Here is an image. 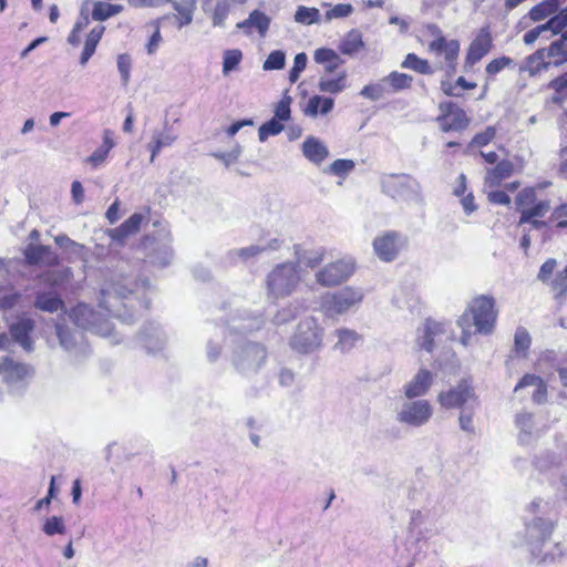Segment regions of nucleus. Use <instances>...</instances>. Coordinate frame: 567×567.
<instances>
[{"label": "nucleus", "mask_w": 567, "mask_h": 567, "mask_svg": "<svg viewBox=\"0 0 567 567\" xmlns=\"http://www.w3.org/2000/svg\"><path fill=\"white\" fill-rule=\"evenodd\" d=\"M148 289V280H136L131 266L121 262L101 290L99 307L107 315L95 311L89 305L80 303L72 309L70 317L79 328L103 337L110 336L113 326L109 317L131 323L134 320V313L128 309H134L135 303L141 308H148L150 300L144 296Z\"/></svg>", "instance_id": "nucleus-1"}, {"label": "nucleus", "mask_w": 567, "mask_h": 567, "mask_svg": "<svg viewBox=\"0 0 567 567\" xmlns=\"http://www.w3.org/2000/svg\"><path fill=\"white\" fill-rule=\"evenodd\" d=\"M554 529V522L543 517H534L525 523L526 546L537 563H551L564 555L560 543L554 544L549 551L544 550Z\"/></svg>", "instance_id": "nucleus-2"}, {"label": "nucleus", "mask_w": 567, "mask_h": 567, "mask_svg": "<svg viewBox=\"0 0 567 567\" xmlns=\"http://www.w3.org/2000/svg\"><path fill=\"white\" fill-rule=\"evenodd\" d=\"M470 313H465L458 320V326L462 328L463 333L461 342L464 346L470 343L471 333L467 330L470 328V320H473L475 331L482 334H489L495 326L497 311L495 310V300L489 296H480L470 305Z\"/></svg>", "instance_id": "nucleus-3"}, {"label": "nucleus", "mask_w": 567, "mask_h": 567, "mask_svg": "<svg viewBox=\"0 0 567 567\" xmlns=\"http://www.w3.org/2000/svg\"><path fill=\"white\" fill-rule=\"evenodd\" d=\"M267 349L259 342L245 341L235 347L231 354L234 369L244 377H251L266 364Z\"/></svg>", "instance_id": "nucleus-4"}, {"label": "nucleus", "mask_w": 567, "mask_h": 567, "mask_svg": "<svg viewBox=\"0 0 567 567\" xmlns=\"http://www.w3.org/2000/svg\"><path fill=\"white\" fill-rule=\"evenodd\" d=\"M324 329L313 317L300 320L289 339V347L300 353L310 354L322 347Z\"/></svg>", "instance_id": "nucleus-5"}, {"label": "nucleus", "mask_w": 567, "mask_h": 567, "mask_svg": "<svg viewBox=\"0 0 567 567\" xmlns=\"http://www.w3.org/2000/svg\"><path fill=\"white\" fill-rule=\"evenodd\" d=\"M363 297L362 289L347 286L338 291L324 293L320 300V309L327 317L343 315L359 306Z\"/></svg>", "instance_id": "nucleus-6"}, {"label": "nucleus", "mask_w": 567, "mask_h": 567, "mask_svg": "<svg viewBox=\"0 0 567 567\" xmlns=\"http://www.w3.org/2000/svg\"><path fill=\"white\" fill-rule=\"evenodd\" d=\"M300 277L292 262L277 265L267 276L268 296L275 299L289 296L298 286Z\"/></svg>", "instance_id": "nucleus-7"}, {"label": "nucleus", "mask_w": 567, "mask_h": 567, "mask_svg": "<svg viewBox=\"0 0 567 567\" xmlns=\"http://www.w3.org/2000/svg\"><path fill=\"white\" fill-rule=\"evenodd\" d=\"M386 194L396 200L422 205L424 196L420 182L406 174L392 175L383 183Z\"/></svg>", "instance_id": "nucleus-8"}, {"label": "nucleus", "mask_w": 567, "mask_h": 567, "mask_svg": "<svg viewBox=\"0 0 567 567\" xmlns=\"http://www.w3.org/2000/svg\"><path fill=\"white\" fill-rule=\"evenodd\" d=\"M433 416L432 404L424 399L404 401L395 412V420L409 427H422Z\"/></svg>", "instance_id": "nucleus-9"}, {"label": "nucleus", "mask_w": 567, "mask_h": 567, "mask_svg": "<svg viewBox=\"0 0 567 567\" xmlns=\"http://www.w3.org/2000/svg\"><path fill=\"white\" fill-rule=\"evenodd\" d=\"M284 244L280 237H260L256 244L247 247L231 249L227 252V259L231 264L237 261L247 262L250 259H255L261 254L278 251Z\"/></svg>", "instance_id": "nucleus-10"}, {"label": "nucleus", "mask_w": 567, "mask_h": 567, "mask_svg": "<svg viewBox=\"0 0 567 567\" xmlns=\"http://www.w3.org/2000/svg\"><path fill=\"white\" fill-rule=\"evenodd\" d=\"M354 272L352 259H340L316 272V281L322 287H333L348 280Z\"/></svg>", "instance_id": "nucleus-11"}, {"label": "nucleus", "mask_w": 567, "mask_h": 567, "mask_svg": "<svg viewBox=\"0 0 567 567\" xmlns=\"http://www.w3.org/2000/svg\"><path fill=\"white\" fill-rule=\"evenodd\" d=\"M560 38L551 42L547 49L537 50L534 54L527 58L530 74L538 73L542 69H547L550 63L546 62L545 58L561 56L560 60L555 61V65H559L567 60V51H564V45L567 40H564V32H560Z\"/></svg>", "instance_id": "nucleus-12"}, {"label": "nucleus", "mask_w": 567, "mask_h": 567, "mask_svg": "<svg viewBox=\"0 0 567 567\" xmlns=\"http://www.w3.org/2000/svg\"><path fill=\"white\" fill-rule=\"evenodd\" d=\"M437 401L444 409L463 408L466 404L473 408L476 395L473 386L466 380H463L455 388L441 392Z\"/></svg>", "instance_id": "nucleus-13"}, {"label": "nucleus", "mask_w": 567, "mask_h": 567, "mask_svg": "<svg viewBox=\"0 0 567 567\" xmlns=\"http://www.w3.org/2000/svg\"><path fill=\"white\" fill-rule=\"evenodd\" d=\"M439 107L441 114L437 116V122L442 131H463L467 127L470 120L466 113L455 103L444 102Z\"/></svg>", "instance_id": "nucleus-14"}, {"label": "nucleus", "mask_w": 567, "mask_h": 567, "mask_svg": "<svg viewBox=\"0 0 567 567\" xmlns=\"http://www.w3.org/2000/svg\"><path fill=\"white\" fill-rule=\"evenodd\" d=\"M404 244V238L396 231H388L373 240L375 255L383 261H392L396 258Z\"/></svg>", "instance_id": "nucleus-15"}, {"label": "nucleus", "mask_w": 567, "mask_h": 567, "mask_svg": "<svg viewBox=\"0 0 567 567\" xmlns=\"http://www.w3.org/2000/svg\"><path fill=\"white\" fill-rule=\"evenodd\" d=\"M567 27V6L558 14L551 17L545 23L539 24L524 34V43L533 44L544 33L550 32V37L559 34Z\"/></svg>", "instance_id": "nucleus-16"}, {"label": "nucleus", "mask_w": 567, "mask_h": 567, "mask_svg": "<svg viewBox=\"0 0 567 567\" xmlns=\"http://www.w3.org/2000/svg\"><path fill=\"white\" fill-rule=\"evenodd\" d=\"M29 373L30 368L27 364L9 357H3L0 361L1 380L10 388L20 386Z\"/></svg>", "instance_id": "nucleus-17"}, {"label": "nucleus", "mask_w": 567, "mask_h": 567, "mask_svg": "<svg viewBox=\"0 0 567 567\" xmlns=\"http://www.w3.org/2000/svg\"><path fill=\"white\" fill-rule=\"evenodd\" d=\"M515 425L518 429V440L523 444H529L538 437L544 431L543 425L532 412L525 410L518 412L515 416Z\"/></svg>", "instance_id": "nucleus-18"}, {"label": "nucleus", "mask_w": 567, "mask_h": 567, "mask_svg": "<svg viewBox=\"0 0 567 567\" xmlns=\"http://www.w3.org/2000/svg\"><path fill=\"white\" fill-rule=\"evenodd\" d=\"M434 374L427 369H420L416 374L403 385V394L406 399H420L431 389Z\"/></svg>", "instance_id": "nucleus-19"}, {"label": "nucleus", "mask_w": 567, "mask_h": 567, "mask_svg": "<svg viewBox=\"0 0 567 567\" xmlns=\"http://www.w3.org/2000/svg\"><path fill=\"white\" fill-rule=\"evenodd\" d=\"M526 391L533 402L542 404L547 400V385L542 378L535 374H525L514 388L515 393Z\"/></svg>", "instance_id": "nucleus-20"}, {"label": "nucleus", "mask_w": 567, "mask_h": 567, "mask_svg": "<svg viewBox=\"0 0 567 567\" xmlns=\"http://www.w3.org/2000/svg\"><path fill=\"white\" fill-rule=\"evenodd\" d=\"M492 48V37L488 28H482L475 39L471 42L466 58L465 65L473 66L484 55H486Z\"/></svg>", "instance_id": "nucleus-21"}, {"label": "nucleus", "mask_w": 567, "mask_h": 567, "mask_svg": "<svg viewBox=\"0 0 567 567\" xmlns=\"http://www.w3.org/2000/svg\"><path fill=\"white\" fill-rule=\"evenodd\" d=\"M24 258L29 265L56 266L59 264L58 255L51 247L44 245L30 244L24 249Z\"/></svg>", "instance_id": "nucleus-22"}, {"label": "nucleus", "mask_w": 567, "mask_h": 567, "mask_svg": "<svg viewBox=\"0 0 567 567\" xmlns=\"http://www.w3.org/2000/svg\"><path fill=\"white\" fill-rule=\"evenodd\" d=\"M34 321L30 318H22L10 326V336L25 351L32 350L30 333L34 330Z\"/></svg>", "instance_id": "nucleus-23"}, {"label": "nucleus", "mask_w": 567, "mask_h": 567, "mask_svg": "<svg viewBox=\"0 0 567 567\" xmlns=\"http://www.w3.org/2000/svg\"><path fill=\"white\" fill-rule=\"evenodd\" d=\"M140 341L147 352L155 353L164 347L166 339L158 326L148 323L141 331Z\"/></svg>", "instance_id": "nucleus-24"}, {"label": "nucleus", "mask_w": 567, "mask_h": 567, "mask_svg": "<svg viewBox=\"0 0 567 567\" xmlns=\"http://www.w3.org/2000/svg\"><path fill=\"white\" fill-rule=\"evenodd\" d=\"M271 18L259 10H254L248 18L236 24L237 29L245 31L247 34L255 29L260 37H265L269 30Z\"/></svg>", "instance_id": "nucleus-25"}, {"label": "nucleus", "mask_w": 567, "mask_h": 567, "mask_svg": "<svg viewBox=\"0 0 567 567\" xmlns=\"http://www.w3.org/2000/svg\"><path fill=\"white\" fill-rule=\"evenodd\" d=\"M262 324V319L258 316H251L248 311H243L234 316L228 322V330L235 333H247L258 330Z\"/></svg>", "instance_id": "nucleus-26"}, {"label": "nucleus", "mask_w": 567, "mask_h": 567, "mask_svg": "<svg viewBox=\"0 0 567 567\" xmlns=\"http://www.w3.org/2000/svg\"><path fill=\"white\" fill-rule=\"evenodd\" d=\"M444 332V324L433 321V320H426L423 328L417 330V338L416 342L417 346L427 351L431 352L434 348V339L440 334Z\"/></svg>", "instance_id": "nucleus-27"}, {"label": "nucleus", "mask_w": 567, "mask_h": 567, "mask_svg": "<svg viewBox=\"0 0 567 567\" xmlns=\"http://www.w3.org/2000/svg\"><path fill=\"white\" fill-rule=\"evenodd\" d=\"M560 4L559 0H543L529 10L528 17L534 22L549 20L564 9H560Z\"/></svg>", "instance_id": "nucleus-28"}, {"label": "nucleus", "mask_w": 567, "mask_h": 567, "mask_svg": "<svg viewBox=\"0 0 567 567\" xmlns=\"http://www.w3.org/2000/svg\"><path fill=\"white\" fill-rule=\"evenodd\" d=\"M302 153L307 159L315 164L322 163L328 157V148L316 137H308L302 143Z\"/></svg>", "instance_id": "nucleus-29"}, {"label": "nucleus", "mask_w": 567, "mask_h": 567, "mask_svg": "<svg viewBox=\"0 0 567 567\" xmlns=\"http://www.w3.org/2000/svg\"><path fill=\"white\" fill-rule=\"evenodd\" d=\"M513 172L514 164L508 159H503L494 168L487 171L485 184L488 187H498L502 181L509 177Z\"/></svg>", "instance_id": "nucleus-30"}, {"label": "nucleus", "mask_w": 567, "mask_h": 567, "mask_svg": "<svg viewBox=\"0 0 567 567\" xmlns=\"http://www.w3.org/2000/svg\"><path fill=\"white\" fill-rule=\"evenodd\" d=\"M364 47L362 34L359 30H350L341 40L339 51L344 55H354Z\"/></svg>", "instance_id": "nucleus-31"}, {"label": "nucleus", "mask_w": 567, "mask_h": 567, "mask_svg": "<svg viewBox=\"0 0 567 567\" xmlns=\"http://www.w3.org/2000/svg\"><path fill=\"white\" fill-rule=\"evenodd\" d=\"M313 59L317 63L324 64V70L328 73L334 72L344 62L336 51L327 48L316 50Z\"/></svg>", "instance_id": "nucleus-32"}, {"label": "nucleus", "mask_w": 567, "mask_h": 567, "mask_svg": "<svg viewBox=\"0 0 567 567\" xmlns=\"http://www.w3.org/2000/svg\"><path fill=\"white\" fill-rule=\"evenodd\" d=\"M336 336L338 341L334 344V349L342 353H347L352 350L357 342L361 339L357 331L347 328L336 330Z\"/></svg>", "instance_id": "nucleus-33"}, {"label": "nucleus", "mask_w": 567, "mask_h": 567, "mask_svg": "<svg viewBox=\"0 0 567 567\" xmlns=\"http://www.w3.org/2000/svg\"><path fill=\"white\" fill-rule=\"evenodd\" d=\"M63 300L53 292H41L35 296L34 307L45 312H56L63 308Z\"/></svg>", "instance_id": "nucleus-34"}, {"label": "nucleus", "mask_w": 567, "mask_h": 567, "mask_svg": "<svg viewBox=\"0 0 567 567\" xmlns=\"http://www.w3.org/2000/svg\"><path fill=\"white\" fill-rule=\"evenodd\" d=\"M382 82L385 87L389 86L386 92L395 93L410 89L413 82V78L406 73L393 71L389 75L384 76Z\"/></svg>", "instance_id": "nucleus-35"}, {"label": "nucleus", "mask_w": 567, "mask_h": 567, "mask_svg": "<svg viewBox=\"0 0 567 567\" xmlns=\"http://www.w3.org/2000/svg\"><path fill=\"white\" fill-rule=\"evenodd\" d=\"M547 285L551 289L554 299L560 305L564 303L567 299V266L558 271Z\"/></svg>", "instance_id": "nucleus-36"}, {"label": "nucleus", "mask_w": 567, "mask_h": 567, "mask_svg": "<svg viewBox=\"0 0 567 567\" xmlns=\"http://www.w3.org/2000/svg\"><path fill=\"white\" fill-rule=\"evenodd\" d=\"M401 68L410 69L425 75H431L435 72L427 60L419 58L415 53H409L401 63Z\"/></svg>", "instance_id": "nucleus-37"}, {"label": "nucleus", "mask_w": 567, "mask_h": 567, "mask_svg": "<svg viewBox=\"0 0 567 567\" xmlns=\"http://www.w3.org/2000/svg\"><path fill=\"white\" fill-rule=\"evenodd\" d=\"M121 10L122 6L120 4L95 1L93 2L92 19L95 21H105L109 18L120 13Z\"/></svg>", "instance_id": "nucleus-38"}, {"label": "nucleus", "mask_w": 567, "mask_h": 567, "mask_svg": "<svg viewBox=\"0 0 567 567\" xmlns=\"http://www.w3.org/2000/svg\"><path fill=\"white\" fill-rule=\"evenodd\" d=\"M229 4L227 0H216L212 3V9L207 13H210L214 27H224L225 21L229 13Z\"/></svg>", "instance_id": "nucleus-39"}, {"label": "nucleus", "mask_w": 567, "mask_h": 567, "mask_svg": "<svg viewBox=\"0 0 567 567\" xmlns=\"http://www.w3.org/2000/svg\"><path fill=\"white\" fill-rule=\"evenodd\" d=\"M346 72L336 79L321 78L318 87L321 92L337 94L346 87Z\"/></svg>", "instance_id": "nucleus-40"}, {"label": "nucleus", "mask_w": 567, "mask_h": 567, "mask_svg": "<svg viewBox=\"0 0 567 567\" xmlns=\"http://www.w3.org/2000/svg\"><path fill=\"white\" fill-rule=\"evenodd\" d=\"M56 334L62 348L71 351L78 343V338H82L79 332H72L69 328L62 324H56Z\"/></svg>", "instance_id": "nucleus-41"}, {"label": "nucleus", "mask_w": 567, "mask_h": 567, "mask_svg": "<svg viewBox=\"0 0 567 567\" xmlns=\"http://www.w3.org/2000/svg\"><path fill=\"white\" fill-rule=\"evenodd\" d=\"M319 19H320V12L317 8H308L305 6H299L295 13L296 22L306 24V25L318 23Z\"/></svg>", "instance_id": "nucleus-42"}, {"label": "nucleus", "mask_w": 567, "mask_h": 567, "mask_svg": "<svg viewBox=\"0 0 567 567\" xmlns=\"http://www.w3.org/2000/svg\"><path fill=\"white\" fill-rule=\"evenodd\" d=\"M42 532L47 536L64 535L66 527L61 516H51L42 525Z\"/></svg>", "instance_id": "nucleus-43"}, {"label": "nucleus", "mask_w": 567, "mask_h": 567, "mask_svg": "<svg viewBox=\"0 0 567 567\" xmlns=\"http://www.w3.org/2000/svg\"><path fill=\"white\" fill-rule=\"evenodd\" d=\"M354 162L352 159L339 158L336 159L324 173L332 174L339 177H346L349 173L354 169Z\"/></svg>", "instance_id": "nucleus-44"}, {"label": "nucleus", "mask_w": 567, "mask_h": 567, "mask_svg": "<svg viewBox=\"0 0 567 567\" xmlns=\"http://www.w3.org/2000/svg\"><path fill=\"white\" fill-rule=\"evenodd\" d=\"M284 130V125L277 118H271L264 123L258 130L260 142H265L269 136L278 135Z\"/></svg>", "instance_id": "nucleus-45"}, {"label": "nucleus", "mask_w": 567, "mask_h": 567, "mask_svg": "<svg viewBox=\"0 0 567 567\" xmlns=\"http://www.w3.org/2000/svg\"><path fill=\"white\" fill-rule=\"evenodd\" d=\"M243 59V53L238 49L227 50L224 52L223 73L227 75L234 71Z\"/></svg>", "instance_id": "nucleus-46"}, {"label": "nucleus", "mask_w": 567, "mask_h": 567, "mask_svg": "<svg viewBox=\"0 0 567 567\" xmlns=\"http://www.w3.org/2000/svg\"><path fill=\"white\" fill-rule=\"evenodd\" d=\"M388 87L384 86L382 80L379 83L369 84L362 87L360 95L371 101L381 100L386 93Z\"/></svg>", "instance_id": "nucleus-47"}, {"label": "nucleus", "mask_w": 567, "mask_h": 567, "mask_svg": "<svg viewBox=\"0 0 567 567\" xmlns=\"http://www.w3.org/2000/svg\"><path fill=\"white\" fill-rule=\"evenodd\" d=\"M116 65L121 75L122 84L126 86L131 79L132 59L128 54L117 55Z\"/></svg>", "instance_id": "nucleus-48"}, {"label": "nucleus", "mask_w": 567, "mask_h": 567, "mask_svg": "<svg viewBox=\"0 0 567 567\" xmlns=\"http://www.w3.org/2000/svg\"><path fill=\"white\" fill-rule=\"evenodd\" d=\"M286 63V54L281 50H275L269 53L266 61L264 62V70H281Z\"/></svg>", "instance_id": "nucleus-49"}, {"label": "nucleus", "mask_w": 567, "mask_h": 567, "mask_svg": "<svg viewBox=\"0 0 567 567\" xmlns=\"http://www.w3.org/2000/svg\"><path fill=\"white\" fill-rule=\"evenodd\" d=\"M173 7L178 12L179 16V28L187 25L193 21V12L195 10L194 8L187 6V3H185L184 1H175L173 2Z\"/></svg>", "instance_id": "nucleus-50"}, {"label": "nucleus", "mask_w": 567, "mask_h": 567, "mask_svg": "<svg viewBox=\"0 0 567 567\" xmlns=\"http://www.w3.org/2000/svg\"><path fill=\"white\" fill-rule=\"evenodd\" d=\"M353 12V7L350 3H339L332 9L328 10L324 14L326 21L333 19L349 17Z\"/></svg>", "instance_id": "nucleus-51"}, {"label": "nucleus", "mask_w": 567, "mask_h": 567, "mask_svg": "<svg viewBox=\"0 0 567 567\" xmlns=\"http://www.w3.org/2000/svg\"><path fill=\"white\" fill-rule=\"evenodd\" d=\"M530 336L524 328H518L515 332L514 343L515 350L519 353L522 352L525 355V352L528 350L530 346Z\"/></svg>", "instance_id": "nucleus-52"}, {"label": "nucleus", "mask_w": 567, "mask_h": 567, "mask_svg": "<svg viewBox=\"0 0 567 567\" xmlns=\"http://www.w3.org/2000/svg\"><path fill=\"white\" fill-rule=\"evenodd\" d=\"M460 52V42L457 40H450L449 44L445 48V51L442 53L444 54L445 61L449 64V68L454 71L455 69V62Z\"/></svg>", "instance_id": "nucleus-53"}, {"label": "nucleus", "mask_w": 567, "mask_h": 567, "mask_svg": "<svg viewBox=\"0 0 567 567\" xmlns=\"http://www.w3.org/2000/svg\"><path fill=\"white\" fill-rule=\"evenodd\" d=\"M291 102L292 99L289 95H285L276 105L274 118L280 122L289 120Z\"/></svg>", "instance_id": "nucleus-54"}, {"label": "nucleus", "mask_w": 567, "mask_h": 567, "mask_svg": "<svg viewBox=\"0 0 567 567\" xmlns=\"http://www.w3.org/2000/svg\"><path fill=\"white\" fill-rule=\"evenodd\" d=\"M557 266V260L555 258L547 259L539 268L537 274V279L543 284H548L550 277Z\"/></svg>", "instance_id": "nucleus-55"}, {"label": "nucleus", "mask_w": 567, "mask_h": 567, "mask_svg": "<svg viewBox=\"0 0 567 567\" xmlns=\"http://www.w3.org/2000/svg\"><path fill=\"white\" fill-rule=\"evenodd\" d=\"M152 137L154 141L161 143L163 147L171 146L177 138V136L167 130V122H165L164 132L153 131Z\"/></svg>", "instance_id": "nucleus-56"}, {"label": "nucleus", "mask_w": 567, "mask_h": 567, "mask_svg": "<svg viewBox=\"0 0 567 567\" xmlns=\"http://www.w3.org/2000/svg\"><path fill=\"white\" fill-rule=\"evenodd\" d=\"M512 64H513V60L508 56H501V58L494 59L486 65V73L489 75L497 74L503 69H505L506 66H509Z\"/></svg>", "instance_id": "nucleus-57"}, {"label": "nucleus", "mask_w": 567, "mask_h": 567, "mask_svg": "<svg viewBox=\"0 0 567 567\" xmlns=\"http://www.w3.org/2000/svg\"><path fill=\"white\" fill-rule=\"evenodd\" d=\"M496 135V130L493 126H488L485 131L477 133L471 144L475 146H485L487 145Z\"/></svg>", "instance_id": "nucleus-58"}, {"label": "nucleus", "mask_w": 567, "mask_h": 567, "mask_svg": "<svg viewBox=\"0 0 567 567\" xmlns=\"http://www.w3.org/2000/svg\"><path fill=\"white\" fill-rule=\"evenodd\" d=\"M153 24L155 27V30L146 44V51L150 55L154 54L157 51V49L162 42V35H161V31H159V20L153 22Z\"/></svg>", "instance_id": "nucleus-59"}, {"label": "nucleus", "mask_w": 567, "mask_h": 567, "mask_svg": "<svg viewBox=\"0 0 567 567\" xmlns=\"http://www.w3.org/2000/svg\"><path fill=\"white\" fill-rule=\"evenodd\" d=\"M144 219V216L140 213L133 214L128 219H126L122 225L125 229L130 231L131 235L136 234L140 230L141 223Z\"/></svg>", "instance_id": "nucleus-60"}, {"label": "nucleus", "mask_w": 567, "mask_h": 567, "mask_svg": "<svg viewBox=\"0 0 567 567\" xmlns=\"http://www.w3.org/2000/svg\"><path fill=\"white\" fill-rule=\"evenodd\" d=\"M112 147H113L112 144L107 145L106 147H99L91 154V156L89 157V162L93 166H97V165L102 164L105 161V158L107 157V154Z\"/></svg>", "instance_id": "nucleus-61"}, {"label": "nucleus", "mask_w": 567, "mask_h": 567, "mask_svg": "<svg viewBox=\"0 0 567 567\" xmlns=\"http://www.w3.org/2000/svg\"><path fill=\"white\" fill-rule=\"evenodd\" d=\"M489 203L495 205L508 206L511 204V197L504 190H493L487 195Z\"/></svg>", "instance_id": "nucleus-62"}, {"label": "nucleus", "mask_w": 567, "mask_h": 567, "mask_svg": "<svg viewBox=\"0 0 567 567\" xmlns=\"http://www.w3.org/2000/svg\"><path fill=\"white\" fill-rule=\"evenodd\" d=\"M535 197V192L532 188L520 190L515 197V204L518 209L528 205Z\"/></svg>", "instance_id": "nucleus-63"}, {"label": "nucleus", "mask_w": 567, "mask_h": 567, "mask_svg": "<svg viewBox=\"0 0 567 567\" xmlns=\"http://www.w3.org/2000/svg\"><path fill=\"white\" fill-rule=\"evenodd\" d=\"M107 235L111 237V239L117 244H123L124 240L131 236L130 231L124 228V226L121 224L118 227L109 229Z\"/></svg>", "instance_id": "nucleus-64"}]
</instances>
